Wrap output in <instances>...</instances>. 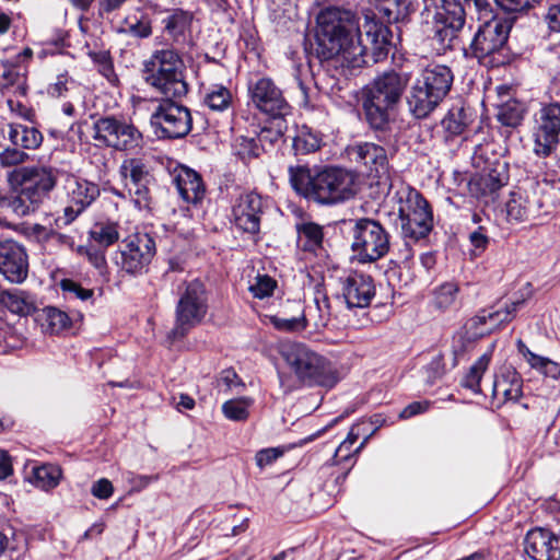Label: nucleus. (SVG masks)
Segmentation results:
<instances>
[{"label":"nucleus","instance_id":"obj_47","mask_svg":"<svg viewBox=\"0 0 560 560\" xmlns=\"http://www.w3.org/2000/svg\"><path fill=\"white\" fill-rule=\"evenodd\" d=\"M91 240L103 248H106L119 240L117 225L114 223H100L90 232Z\"/></svg>","mask_w":560,"mask_h":560},{"label":"nucleus","instance_id":"obj_35","mask_svg":"<svg viewBox=\"0 0 560 560\" xmlns=\"http://www.w3.org/2000/svg\"><path fill=\"white\" fill-rule=\"evenodd\" d=\"M15 88L21 94H26V74L18 61L2 60L0 63V90Z\"/></svg>","mask_w":560,"mask_h":560},{"label":"nucleus","instance_id":"obj_52","mask_svg":"<svg viewBox=\"0 0 560 560\" xmlns=\"http://www.w3.org/2000/svg\"><path fill=\"white\" fill-rule=\"evenodd\" d=\"M153 180H145L135 185H128V191L132 196L135 205L139 209H148L152 201L150 185Z\"/></svg>","mask_w":560,"mask_h":560},{"label":"nucleus","instance_id":"obj_36","mask_svg":"<svg viewBox=\"0 0 560 560\" xmlns=\"http://www.w3.org/2000/svg\"><path fill=\"white\" fill-rule=\"evenodd\" d=\"M471 113L464 106H453L441 121L445 138L460 136L471 122Z\"/></svg>","mask_w":560,"mask_h":560},{"label":"nucleus","instance_id":"obj_51","mask_svg":"<svg viewBox=\"0 0 560 560\" xmlns=\"http://www.w3.org/2000/svg\"><path fill=\"white\" fill-rule=\"evenodd\" d=\"M277 288V281L268 275H257L249 284L248 290L254 298L265 299L273 294Z\"/></svg>","mask_w":560,"mask_h":560},{"label":"nucleus","instance_id":"obj_43","mask_svg":"<svg viewBox=\"0 0 560 560\" xmlns=\"http://www.w3.org/2000/svg\"><path fill=\"white\" fill-rule=\"evenodd\" d=\"M203 102L210 109L223 112L232 104V93L224 85L214 84L206 92Z\"/></svg>","mask_w":560,"mask_h":560},{"label":"nucleus","instance_id":"obj_60","mask_svg":"<svg viewBox=\"0 0 560 560\" xmlns=\"http://www.w3.org/2000/svg\"><path fill=\"white\" fill-rule=\"evenodd\" d=\"M497 4L506 13L525 12L540 0H495Z\"/></svg>","mask_w":560,"mask_h":560},{"label":"nucleus","instance_id":"obj_44","mask_svg":"<svg viewBox=\"0 0 560 560\" xmlns=\"http://www.w3.org/2000/svg\"><path fill=\"white\" fill-rule=\"evenodd\" d=\"M320 138L317 133L311 131L308 128L303 127L294 136L292 148L295 154H308L317 151L320 148Z\"/></svg>","mask_w":560,"mask_h":560},{"label":"nucleus","instance_id":"obj_40","mask_svg":"<svg viewBox=\"0 0 560 560\" xmlns=\"http://www.w3.org/2000/svg\"><path fill=\"white\" fill-rule=\"evenodd\" d=\"M268 119L264 127L258 132V141L261 144H275L280 140L288 130V122L285 117L288 115H267Z\"/></svg>","mask_w":560,"mask_h":560},{"label":"nucleus","instance_id":"obj_11","mask_svg":"<svg viewBox=\"0 0 560 560\" xmlns=\"http://www.w3.org/2000/svg\"><path fill=\"white\" fill-rule=\"evenodd\" d=\"M350 234L351 249L360 262L376 261L389 250V234L376 220H354Z\"/></svg>","mask_w":560,"mask_h":560},{"label":"nucleus","instance_id":"obj_20","mask_svg":"<svg viewBox=\"0 0 560 560\" xmlns=\"http://www.w3.org/2000/svg\"><path fill=\"white\" fill-rule=\"evenodd\" d=\"M0 273L12 283H22L27 278L26 249L12 238L0 240Z\"/></svg>","mask_w":560,"mask_h":560},{"label":"nucleus","instance_id":"obj_46","mask_svg":"<svg viewBox=\"0 0 560 560\" xmlns=\"http://www.w3.org/2000/svg\"><path fill=\"white\" fill-rule=\"evenodd\" d=\"M490 354H482L469 369V372L464 377L462 384L463 386L469 388L474 393L480 392V381L488 369V365L490 363Z\"/></svg>","mask_w":560,"mask_h":560},{"label":"nucleus","instance_id":"obj_10","mask_svg":"<svg viewBox=\"0 0 560 560\" xmlns=\"http://www.w3.org/2000/svg\"><path fill=\"white\" fill-rule=\"evenodd\" d=\"M515 21V16L493 15L485 21L475 34L470 44V50L479 61L491 58L493 66L508 63L510 58L502 55L508 43L509 34Z\"/></svg>","mask_w":560,"mask_h":560},{"label":"nucleus","instance_id":"obj_53","mask_svg":"<svg viewBox=\"0 0 560 560\" xmlns=\"http://www.w3.org/2000/svg\"><path fill=\"white\" fill-rule=\"evenodd\" d=\"M358 433H354V429H352L345 441L340 443L338 448L335 452L334 460L335 464H340L341 462L348 460L354 454L359 453L361 448L364 446L365 441H363L353 452L352 446L358 440Z\"/></svg>","mask_w":560,"mask_h":560},{"label":"nucleus","instance_id":"obj_37","mask_svg":"<svg viewBox=\"0 0 560 560\" xmlns=\"http://www.w3.org/2000/svg\"><path fill=\"white\" fill-rule=\"evenodd\" d=\"M2 307L19 316H28L37 311L33 295L20 289L8 291Z\"/></svg>","mask_w":560,"mask_h":560},{"label":"nucleus","instance_id":"obj_54","mask_svg":"<svg viewBox=\"0 0 560 560\" xmlns=\"http://www.w3.org/2000/svg\"><path fill=\"white\" fill-rule=\"evenodd\" d=\"M30 155L20 147H5L0 152V164L3 167L18 166L28 161Z\"/></svg>","mask_w":560,"mask_h":560},{"label":"nucleus","instance_id":"obj_50","mask_svg":"<svg viewBox=\"0 0 560 560\" xmlns=\"http://www.w3.org/2000/svg\"><path fill=\"white\" fill-rule=\"evenodd\" d=\"M235 154L244 162L260 155L261 148L254 138L237 137L234 144Z\"/></svg>","mask_w":560,"mask_h":560},{"label":"nucleus","instance_id":"obj_41","mask_svg":"<svg viewBox=\"0 0 560 560\" xmlns=\"http://www.w3.org/2000/svg\"><path fill=\"white\" fill-rule=\"evenodd\" d=\"M119 170L121 176L126 180V187H128V185H135L145 180H153L147 165L139 158H129L124 160Z\"/></svg>","mask_w":560,"mask_h":560},{"label":"nucleus","instance_id":"obj_16","mask_svg":"<svg viewBox=\"0 0 560 560\" xmlns=\"http://www.w3.org/2000/svg\"><path fill=\"white\" fill-rule=\"evenodd\" d=\"M560 139V103L544 104L534 115L533 151L547 158L557 149Z\"/></svg>","mask_w":560,"mask_h":560},{"label":"nucleus","instance_id":"obj_49","mask_svg":"<svg viewBox=\"0 0 560 560\" xmlns=\"http://www.w3.org/2000/svg\"><path fill=\"white\" fill-rule=\"evenodd\" d=\"M458 287L455 283L446 282L436 288L433 292V305L440 311L448 310L455 302Z\"/></svg>","mask_w":560,"mask_h":560},{"label":"nucleus","instance_id":"obj_9","mask_svg":"<svg viewBox=\"0 0 560 560\" xmlns=\"http://www.w3.org/2000/svg\"><path fill=\"white\" fill-rule=\"evenodd\" d=\"M396 196L402 236L415 241L427 237L433 229V214L429 202L412 188L402 189Z\"/></svg>","mask_w":560,"mask_h":560},{"label":"nucleus","instance_id":"obj_26","mask_svg":"<svg viewBox=\"0 0 560 560\" xmlns=\"http://www.w3.org/2000/svg\"><path fill=\"white\" fill-rule=\"evenodd\" d=\"M539 208L540 202L534 194L517 188L510 192L505 203L506 219L510 222H524L535 218Z\"/></svg>","mask_w":560,"mask_h":560},{"label":"nucleus","instance_id":"obj_39","mask_svg":"<svg viewBox=\"0 0 560 560\" xmlns=\"http://www.w3.org/2000/svg\"><path fill=\"white\" fill-rule=\"evenodd\" d=\"M298 245L305 252H316L322 248L323 228L315 222H302L296 225Z\"/></svg>","mask_w":560,"mask_h":560},{"label":"nucleus","instance_id":"obj_2","mask_svg":"<svg viewBox=\"0 0 560 560\" xmlns=\"http://www.w3.org/2000/svg\"><path fill=\"white\" fill-rule=\"evenodd\" d=\"M288 174L292 189L317 205H337L357 194V175L341 167L311 170L306 165H290Z\"/></svg>","mask_w":560,"mask_h":560},{"label":"nucleus","instance_id":"obj_22","mask_svg":"<svg viewBox=\"0 0 560 560\" xmlns=\"http://www.w3.org/2000/svg\"><path fill=\"white\" fill-rule=\"evenodd\" d=\"M262 199L256 192L241 195L233 207L234 224L237 229L249 234H256L260 229Z\"/></svg>","mask_w":560,"mask_h":560},{"label":"nucleus","instance_id":"obj_55","mask_svg":"<svg viewBox=\"0 0 560 560\" xmlns=\"http://www.w3.org/2000/svg\"><path fill=\"white\" fill-rule=\"evenodd\" d=\"M270 324L280 331L296 332L305 329V318L301 316L282 318L277 315L267 316Z\"/></svg>","mask_w":560,"mask_h":560},{"label":"nucleus","instance_id":"obj_8","mask_svg":"<svg viewBox=\"0 0 560 560\" xmlns=\"http://www.w3.org/2000/svg\"><path fill=\"white\" fill-rule=\"evenodd\" d=\"M208 313V294L199 280L185 282L178 289L175 307V324L168 332V339L184 338L192 328L202 323Z\"/></svg>","mask_w":560,"mask_h":560},{"label":"nucleus","instance_id":"obj_15","mask_svg":"<svg viewBox=\"0 0 560 560\" xmlns=\"http://www.w3.org/2000/svg\"><path fill=\"white\" fill-rule=\"evenodd\" d=\"M155 252L154 238L148 233L137 232L121 242L113 261L120 271L136 276L150 265Z\"/></svg>","mask_w":560,"mask_h":560},{"label":"nucleus","instance_id":"obj_45","mask_svg":"<svg viewBox=\"0 0 560 560\" xmlns=\"http://www.w3.org/2000/svg\"><path fill=\"white\" fill-rule=\"evenodd\" d=\"M33 475L37 487L49 490L58 486L61 469L55 465H43L34 468Z\"/></svg>","mask_w":560,"mask_h":560},{"label":"nucleus","instance_id":"obj_17","mask_svg":"<svg viewBox=\"0 0 560 560\" xmlns=\"http://www.w3.org/2000/svg\"><path fill=\"white\" fill-rule=\"evenodd\" d=\"M61 171L51 166H22L12 173L13 180L42 205L57 185Z\"/></svg>","mask_w":560,"mask_h":560},{"label":"nucleus","instance_id":"obj_38","mask_svg":"<svg viewBox=\"0 0 560 560\" xmlns=\"http://www.w3.org/2000/svg\"><path fill=\"white\" fill-rule=\"evenodd\" d=\"M302 318H305V328L314 327L316 330L325 328L330 319V304L326 295L315 298L314 304L306 306Z\"/></svg>","mask_w":560,"mask_h":560},{"label":"nucleus","instance_id":"obj_1","mask_svg":"<svg viewBox=\"0 0 560 560\" xmlns=\"http://www.w3.org/2000/svg\"><path fill=\"white\" fill-rule=\"evenodd\" d=\"M364 35L355 15L348 10L330 7L316 18L315 52L320 61L339 58L350 68L374 65L387 58L392 32L382 23L368 21Z\"/></svg>","mask_w":560,"mask_h":560},{"label":"nucleus","instance_id":"obj_30","mask_svg":"<svg viewBox=\"0 0 560 560\" xmlns=\"http://www.w3.org/2000/svg\"><path fill=\"white\" fill-rule=\"evenodd\" d=\"M42 203L22 187L8 195L0 194V211L23 218L35 213Z\"/></svg>","mask_w":560,"mask_h":560},{"label":"nucleus","instance_id":"obj_34","mask_svg":"<svg viewBox=\"0 0 560 560\" xmlns=\"http://www.w3.org/2000/svg\"><path fill=\"white\" fill-rule=\"evenodd\" d=\"M120 35H129L138 39L149 38L152 35V23L144 13H132L126 15L115 27Z\"/></svg>","mask_w":560,"mask_h":560},{"label":"nucleus","instance_id":"obj_48","mask_svg":"<svg viewBox=\"0 0 560 560\" xmlns=\"http://www.w3.org/2000/svg\"><path fill=\"white\" fill-rule=\"evenodd\" d=\"M253 399L242 397L238 399H230L222 406L224 416L233 421H244L248 418V408L252 406Z\"/></svg>","mask_w":560,"mask_h":560},{"label":"nucleus","instance_id":"obj_25","mask_svg":"<svg viewBox=\"0 0 560 560\" xmlns=\"http://www.w3.org/2000/svg\"><path fill=\"white\" fill-rule=\"evenodd\" d=\"M172 180L184 201L197 205L205 198L206 187L196 171L178 165L174 168Z\"/></svg>","mask_w":560,"mask_h":560},{"label":"nucleus","instance_id":"obj_4","mask_svg":"<svg viewBox=\"0 0 560 560\" xmlns=\"http://www.w3.org/2000/svg\"><path fill=\"white\" fill-rule=\"evenodd\" d=\"M421 32L439 54L453 49L466 22V12L458 0H424Z\"/></svg>","mask_w":560,"mask_h":560},{"label":"nucleus","instance_id":"obj_58","mask_svg":"<svg viewBox=\"0 0 560 560\" xmlns=\"http://www.w3.org/2000/svg\"><path fill=\"white\" fill-rule=\"evenodd\" d=\"M74 85V80L67 73H62L57 77L56 82L48 86V94L52 97H62Z\"/></svg>","mask_w":560,"mask_h":560},{"label":"nucleus","instance_id":"obj_32","mask_svg":"<svg viewBox=\"0 0 560 560\" xmlns=\"http://www.w3.org/2000/svg\"><path fill=\"white\" fill-rule=\"evenodd\" d=\"M524 300H517L512 302L510 305L505 306L504 310L497 311H482L475 317L470 319V327L478 330V328L487 323H490L491 326L486 329H481L480 331H476V335L488 334L492 330L493 327H497L503 323H508L512 320L515 316L517 310L524 304Z\"/></svg>","mask_w":560,"mask_h":560},{"label":"nucleus","instance_id":"obj_23","mask_svg":"<svg viewBox=\"0 0 560 560\" xmlns=\"http://www.w3.org/2000/svg\"><path fill=\"white\" fill-rule=\"evenodd\" d=\"M525 550L534 560H560V538L549 527H532L525 537Z\"/></svg>","mask_w":560,"mask_h":560},{"label":"nucleus","instance_id":"obj_14","mask_svg":"<svg viewBox=\"0 0 560 560\" xmlns=\"http://www.w3.org/2000/svg\"><path fill=\"white\" fill-rule=\"evenodd\" d=\"M178 97H162L152 113L150 121L160 138L180 139L192 128L190 110L178 103Z\"/></svg>","mask_w":560,"mask_h":560},{"label":"nucleus","instance_id":"obj_27","mask_svg":"<svg viewBox=\"0 0 560 560\" xmlns=\"http://www.w3.org/2000/svg\"><path fill=\"white\" fill-rule=\"evenodd\" d=\"M410 0H369V8L365 10V22L375 21L386 24L398 22L408 13Z\"/></svg>","mask_w":560,"mask_h":560},{"label":"nucleus","instance_id":"obj_29","mask_svg":"<svg viewBox=\"0 0 560 560\" xmlns=\"http://www.w3.org/2000/svg\"><path fill=\"white\" fill-rule=\"evenodd\" d=\"M522 377L513 368L509 366L495 376L492 385V396L499 404L515 402L522 396Z\"/></svg>","mask_w":560,"mask_h":560},{"label":"nucleus","instance_id":"obj_56","mask_svg":"<svg viewBox=\"0 0 560 560\" xmlns=\"http://www.w3.org/2000/svg\"><path fill=\"white\" fill-rule=\"evenodd\" d=\"M80 253H84L89 261L98 270L101 276H107V262L105 258V248H97L91 244L86 247H80Z\"/></svg>","mask_w":560,"mask_h":560},{"label":"nucleus","instance_id":"obj_28","mask_svg":"<svg viewBox=\"0 0 560 560\" xmlns=\"http://www.w3.org/2000/svg\"><path fill=\"white\" fill-rule=\"evenodd\" d=\"M194 13L180 8L172 9L167 15L163 18L162 24L164 33L175 46L184 45L191 33Z\"/></svg>","mask_w":560,"mask_h":560},{"label":"nucleus","instance_id":"obj_63","mask_svg":"<svg viewBox=\"0 0 560 560\" xmlns=\"http://www.w3.org/2000/svg\"><path fill=\"white\" fill-rule=\"evenodd\" d=\"M425 373L430 384H433L436 380L441 378L444 373V364L440 354L434 357L425 366Z\"/></svg>","mask_w":560,"mask_h":560},{"label":"nucleus","instance_id":"obj_6","mask_svg":"<svg viewBox=\"0 0 560 560\" xmlns=\"http://www.w3.org/2000/svg\"><path fill=\"white\" fill-rule=\"evenodd\" d=\"M142 79L162 97H183L188 92L184 62L174 48L158 49L142 63Z\"/></svg>","mask_w":560,"mask_h":560},{"label":"nucleus","instance_id":"obj_12","mask_svg":"<svg viewBox=\"0 0 560 560\" xmlns=\"http://www.w3.org/2000/svg\"><path fill=\"white\" fill-rule=\"evenodd\" d=\"M63 182L60 188V199L66 203L61 215L56 218L57 226L71 224L100 196L97 184L73 174L62 172Z\"/></svg>","mask_w":560,"mask_h":560},{"label":"nucleus","instance_id":"obj_57","mask_svg":"<svg viewBox=\"0 0 560 560\" xmlns=\"http://www.w3.org/2000/svg\"><path fill=\"white\" fill-rule=\"evenodd\" d=\"M238 386L243 387L244 384L232 369L223 370L217 378L219 393L228 394V392Z\"/></svg>","mask_w":560,"mask_h":560},{"label":"nucleus","instance_id":"obj_3","mask_svg":"<svg viewBox=\"0 0 560 560\" xmlns=\"http://www.w3.org/2000/svg\"><path fill=\"white\" fill-rule=\"evenodd\" d=\"M410 81L406 71H384L362 91V109L370 128L385 132L390 126V112L399 104Z\"/></svg>","mask_w":560,"mask_h":560},{"label":"nucleus","instance_id":"obj_13","mask_svg":"<svg viewBox=\"0 0 560 560\" xmlns=\"http://www.w3.org/2000/svg\"><path fill=\"white\" fill-rule=\"evenodd\" d=\"M285 360L298 378L307 384L332 386L336 383L329 362L302 343H294L285 351Z\"/></svg>","mask_w":560,"mask_h":560},{"label":"nucleus","instance_id":"obj_19","mask_svg":"<svg viewBox=\"0 0 560 560\" xmlns=\"http://www.w3.org/2000/svg\"><path fill=\"white\" fill-rule=\"evenodd\" d=\"M339 295L348 308H364L375 295L373 278L366 273L351 271L339 278Z\"/></svg>","mask_w":560,"mask_h":560},{"label":"nucleus","instance_id":"obj_59","mask_svg":"<svg viewBox=\"0 0 560 560\" xmlns=\"http://www.w3.org/2000/svg\"><path fill=\"white\" fill-rule=\"evenodd\" d=\"M532 360L534 369L540 371L544 375L557 378L560 376V365L548 358L540 355H533Z\"/></svg>","mask_w":560,"mask_h":560},{"label":"nucleus","instance_id":"obj_5","mask_svg":"<svg viewBox=\"0 0 560 560\" xmlns=\"http://www.w3.org/2000/svg\"><path fill=\"white\" fill-rule=\"evenodd\" d=\"M453 81L448 66L429 63L420 69L406 98L409 113L417 119L429 117L447 96Z\"/></svg>","mask_w":560,"mask_h":560},{"label":"nucleus","instance_id":"obj_7","mask_svg":"<svg viewBox=\"0 0 560 560\" xmlns=\"http://www.w3.org/2000/svg\"><path fill=\"white\" fill-rule=\"evenodd\" d=\"M93 139L102 145L128 154L139 153L145 145L142 131L122 116L105 115L93 122Z\"/></svg>","mask_w":560,"mask_h":560},{"label":"nucleus","instance_id":"obj_61","mask_svg":"<svg viewBox=\"0 0 560 560\" xmlns=\"http://www.w3.org/2000/svg\"><path fill=\"white\" fill-rule=\"evenodd\" d=\"M60 288L63 292L72 294L73 296L86 301L92 298L93 290L81 287L80 283L71 279H62L60 281Z\"/></svg>","mask_w":560,"mask_h":560},{"label":"nucleus","instance_id":"obj_33","mask_svg":"<svg viewBox=\"0 0 560 560\" xmlns=\"http://www.w3.org/2000/svg\"><path fill=\"white\" fill-rule=\"evenodd\" d=\"M35 320L44 332L50 335L59 334L70 326V318L68 314L54 306H46L42 310H37L35 313Z\"/></svg>","mask_w":560,"mask_h":560},{"label":"nucleus","instance_id":"obj_62","mask_svg":"<svg viewBox=\"0 0 560 560\" xmlns=\"http://www.w3.org/2000/svg\"><path fill=\"white\" fill-rule=\"evenodd\" d=\"M283 455V451L278 447L264 448L257 452L255 459L258 467L264 468L271 465L276 459Z\"/></svg>","mask_w":560,"mask_h":560},{"label":"nucleus","instance_id":"obj_64","mask_svg":"<svg viewBox=\"0 0 560 560\" xmlns=\"http://www.w3.org/2000/svg\"><path fill=\"white\" fill-rule=\"evenodd\" d=\"M545 21L550 31L560 33V3L552 4L548 8Z\"/></svg>","mask_w":560,"mask_h":560},{"label":"nucleus","instance_id":"obj_31","mask_svg":"<svg viewBox=\"0 0 560 560\" xmlns=\"http://www.w3.org/2000/svg\"><path fill=\"white\" fill-rule=\"evenodd\" d=\"M3 138L23 150H36L43 142L42 132L34 126L9 122L2 128Z\"/></svg>","mask_w":560,"mask_h":560},{"label":"nucleus","instance_id":"obj_42","mask_svg":"<svg viewBox=\"0 0 560 560\" xmlns=\"http://www.w3.org/2000/svg\"><path fill=\"white\" fill-rule=\"evenodd\" d=\"M524 113L525 108L518 101L508 98L498 104L497 118L503 126L516 128L522 124Z\"/></svg>","mask_w":560,"mask_h":560},{"label":"nucleus","instance_id":"obj_24","mask_svg":"<svg viewBox=\"0 0 560 560\" xmlns=\"http://www.w3.org/2000/svg\"><path fill=\"white\" fill-rule=\"evenodd\" d=\"M510 179L509 165L505 162H495L485 174L476 177L471 184V191L486 202L494 201L499 190L508 185Z\"/></svg>","mask_w":560,"mask_h":560},{"label":"nucleus","instance_id":"obj_21","mask_svg":"<svg viewBox=\"0 0 560 560\" xmlns=\"http://www.w3.org/2000/svg\"><path fill=\"white\" fill-rule=\"evenodd\" d=\"M349 154L363 166L368 176L378 182L389 179V162L385 148L373 142H361L353 145Z\"/></svg>","mask_w":560,"mask_h":560},{"label":"nucleus","instance_id":"obj_18","mask_svg":"<svg viewBox=\"0 0 560 560\" xmlns=\"http://www.w3.org/2000/svg\"><path fill=\"white\" fill-rule=\"evenodd\" d=\"M249 103L266 115H290L291 106L282 90L268 77L252 80L247 86Z\"/></svg>","mask_w":560,"mask_h":560}]
</instances>
